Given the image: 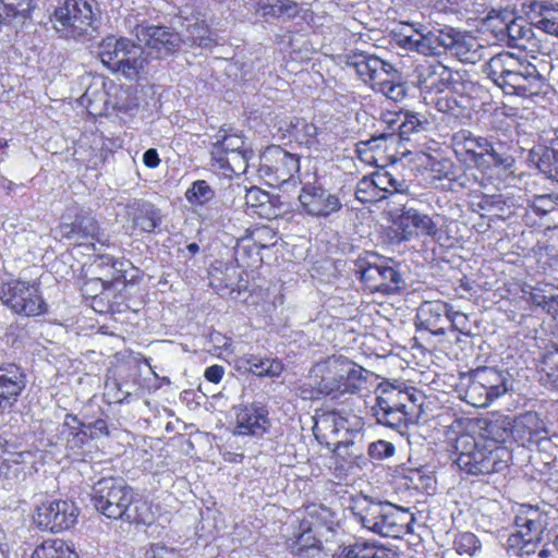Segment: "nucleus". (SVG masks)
Wrapping results in <instances>:
<instances>
[{"instance_id":"b1692460","label":"nucleus","mask_w":558,"mask_h":558,"mask_svg":"<svg viewBox=\"0 0 558 558\" xmlns=\"http://www.w3.org/2000/svg\"><path fill=\"white\" fill-rule=\"evenodd\" d=\"M60 235L68 240H96L102 241V233L96 219L87 214L76 215L72 223H61L59 227Z\"/></svg>"},{"instance_id":"de8ad7c7","label":"nucleus","mask_w":558,"mask_h":558,"mask_svg":"<svg viewBox=\"0 0 558 558\" xmlns=\"http://www.w3.org/2000/svg\"><path fill=\"white\" fill-rule=\"evenodd\" d=\"M456 550L462 555L473 556L481 549L482 543L477 536L471 532H463L456 536L453 542Z\"/></svg>"},{"instance_id":"79ce46f5","label":"nucleus","mask_w":558,"mask_h":558,"mask_svg":"<svg viewBox=\"0 0 558 558\" xmlns=\"http://www.w3.org/2000/svg\"><path fill=\"white\" fill-rule=\"evenodd\" d=\"M215 197V191L205 180L192 183L185 192V198L192 206H204Z\"/></svg>"},{"instance_id":"4c0bfd02","label":"nucleus","mask_w":558,"mask_h":558,"mask_svg":"<svg viewBox=\"0 0 558 558\" xmlns=\"http://www.w3.org/2000/svg\"><path fill=\"white\" fill-rule=\"evenodd\" d=\"M465 400L468 403L477 408L488 407L494 399L489 396L485 384L477 379L476 371L470 374L469 383L465 388Z\"/></svg>"},{"instance_id":"a19ab883","label":"nucleus","mask_w":558,"mask_h":558,"mask_svg":"<svg viewBox=\"0 0 558 558\" xmlns=\"http://www.w3.org/2000/svg\"><path fill=\"white\" fill-rule=\"evenodd\" d=\"M128 45V38L121 37L116 38L114 36H108L99 45V58L101 62L110 70L113 71L117 65V57H119V49Z\"/></svg>"},{"instance_id":"aec40b11","label":"nucleus","mask_w":558,"mask_h":558,"mask_svg":"<svg viewBox=\"0 0 558 558\" xmlns=\"http://www.w3.org/2000/svg\"><path fill=\"white\" fill-rule=\"evenodd\" d=\"M454 463L460 470L470 474H488L499 470L498 453L493 450L480 448L476 445L471 453H463L454 458Z\"/></svg>"},{"instance_id":"dca6fc26","label":"nucleus","mask_w":558,"mask_h":558,"mask_svg":"<svg viewBox=\"0 0 558 558\" xmlns=\"http://www.w3.org/2000/svg\"><path fill=\"white\" fill-rule=\"evenodd\" d=\"M142 59H160L174 52L181 38L166 27L151 26L142 32Z\"/></svg>"},{"instance_id":"a878e982","label":"nucleus","mask_w":558,"mask_h":558,"mask_svg":"<svg viewBox=\"0 0 558 558\" xmlns=\"http://www.w3.org/2000/svg\"><path fill=\"white\" fill-rule=\"evenodd\" d=\"M452 41L449 53L461 62L475 64L483 59L484 47L475 37L454 29Z\"/></svg>"},{"instance_id":"2eb2a0df","label":"nucleus","mask_w":558,"mask_h":558,"mask_svg":"<svg viewBox=\"0 0 558 558\" xmlns=\"http://www.w3.org/2000/svg\"><path fill=\"white\" fill-rule=\"evenodd\" d=\"M415 86L426 94L445 90L452 80V71L439 61H423L413 70Z\"/></svg>"},{"instance_id":"bb28decb","label":"nucleus","mask_w":558,"mask_h":558,"mask_svg":"<svg viewBox=\"0 0 558 558\" xmlns=\"http://www.w3.org/2000/svg\"><path fill=\"white\" fill-rule=\"evenodd\" d=\"M337 558H398V554L376 542L355 541L344 547Z\"/></svg>"},{"instance_id":"4be33fe9","label":"nucleus","mask_w":558,"mask_h":558,"mask_svg":"<svg viewBox=\"0 0 558 558\" xmlns=\"http://www.w3.org/2000/svg\"><path fill=\"white\" fill-rule=\"evenodd\" d=\"M448 313H450V304L442 301L424 302L417 310L416 318L418 326L430 331L436 336L446 333V325L448 324Z\"/></svg>"},{"instance_id":"680f3d73","label":"nucleus","mask_w":558,"mask_h":558,"mask_svg":"<svg viewBox=\"0 0 558 558\" xmlns=\"http://www.w3.org/2000/svg\"><path fill=\"white\" fill-rule=\"evenodd\" d=\"M549 294L545 290L539 288H533L529 294V302L537 307H541L543 311L546 306Z\"/></svg>"},{"instance_id":"72a5a7b5","label":"nucleus","mask_w":558,"mask_h":558,"mask_svg":"<svg viewBox=\"0 0 558 558\" xmlns=\"http://www.w3.org/2000/svg\"><path fill=\"white\" fill-rule=\"evenodd\" d=\"M538 375L543 386L558 391V348L544 354Z\"/></svg>"},{"instance_id":"ea45409f","label":"nucleus","mask_w":558,"mask_h":558,"mask_svg":"<svg viewBox=\"0 0 558 558\" xmlns=\"http://www.w3.org/2000/svg\"><path fill=\"white\" fill-rule=\"evenodd\" d=\"M217 135V141L213 144L211 158L213 160H221V157L232 153L245 150L244 141L241 136L235 134H220Z\"/></svg>"},{"instance_id":"bf43d9fd","label":"nucleus","mask_w":558,"mask_h":558,"mask_svg":"<svg viewBox=\"0 0 558 558\" xmlns=\"http://www.w3.org/2000/svg\"><path fill=\"white\" fill-rule=\"evenodd\" d=\"M476 445H477V442L471 435H469V434L460 435L456 439V445H454L457 457L462 456L463 453H471L474 449H476Z\"/></svg>"},{"instance_id":"f257e3e1","label":"nucleus","mask_w":558,"mask_h":558,"mask_svg":"<svg viewBox=\"0 0 558 558\" xmlns=\"http://www.w3.org/2000/svg\"><path fill=\"white\" fill-rule=\"evenodd\" d=\"M486 73L508 95L533 97L546 93V81L537 68L508 51L492 57Z\"/></svg>"},{"instance_id":"7c9ffc66","label":"nucleus","mask_w":558,"mask_h":558,"mask_svg":"<svg viewBox=\"0 0 558 558\" xmlns=\"http://www.w3.org/2000/svg\"><path fill=\"white\" fill-rule=\"evenodd\" d=\"M257 13L266 21L292 19L299 14V4L292 0H263Z\"/></svg>"},{"instance_id":"393cba45","label":"nucleus","mask_w":558,"mask_h":558,"mask_svg":"<svg viewBox=\"0 0 558 558\" xmlns=\"http://www.w3.org/2000/svg\"><path fill=\"white\" fill-rule=\"evenodd\" d=\"M529 17L538 29L558 37V4L545 0L530 3Z\"/></svg>"},{"instance_id":"5fc2aeb1","label":"nucleus","mask_w":558,"mask_h":558,"mask_svg":"<svg viewBox=\"0 0 558 558\" xmlns=\"http://www.w3.org/2000/svg\"><path fill=\"white\" fill-rule=\"evenodd\" d=\"M377 186L374 178V173L371 177H364L362 180L359 181L357 187L355 191L356 198L362 202H367L369 198L367 197V194H371V197H377Z\"/></svg>"},{"instance_id":"9b49d317","label":"nucleus","mask_w":558,"mask_h":558,"mask_svg":"<svg viewBox=\"0 0 558 558\" xmlns=\"http://www.w3.org/2000/svg\"><path fill=\"white\" fill-rule=\"evenodd\" d=\"M78 508L70 500L43 502L36 509L35 523L43 531L59 533L74 526Z\"/></svg>"},{"instance_id":"052dcab7","label":"nucleus","mask_w":558,"mask_h":558,"mask_svg":"<svg viewBox=\"0 0 558 558\" xmlns=\"http://www.w3.org/2000/svg\"><path fill=\"white\" fill-rule=\"evenodd\" d=\"M84 427H86V425L84 423H82L77 418V416H75L73 414H66L64 422L61 426L60 434L65 435V434H70V432H78V430L84 429Z\"/></svg>"},{"instance_id":"49530a36","label":"nucleus","mask_w":558,"mask_h":558,"mask_svg":"<svg viewBox=\"0 0 558 558\" xmlns=\"http://www.w3.org/2000/svg\"><path fill=\"white\" fill-rule=\"evenodd\" d=\"M33 0H0V12L8 19L26 17L32 9Z\"/></svg>"},{"instance_id":"13d9d810","label":"nucleus","mask_w":558,"mask_h":558,"mask_svg":"<svg viewBox=\"0 0 558 558\" xmlns=\"http://www.w3.org/2000/svg\"><path fill=\"white\" fill-rule=\"evenodd\" d=\"M399 44L407 50L416 51L423 54V29H416L415 36H404L400 38Z\"/></svg>"},{"instance_id":"6e6552de","label":"nucleus","mask_w":558,"mask_h":558,"mask_svg":"<svg viewBox=\"0 0 558 558\" xmlns=\"http://www.w3.org/2000/svg\"><path fill=\"white\" fill-rule=\"evenodd\" d=\"M0 300L14 313L37 316L46 312L39 284L23 280H11L0 287Z\"/></svg>"},{"instance_id":"37998d69","label":"nucleus","mask_w":558,"mask_h":558,"mask_svg":"<svg viewBox=\"0 0 558 558\" xmlns=\"http://www.w3.org/2000/svg\"><path fill=\"white\" fill-rule=\"evenodd\" d=\"M252 156L248 149L232 153L221 157V160H215L220 169H229L235 174L244 173L247 169V161Z\"/></svg>"},{"instance_id":"c85d7f7f","label":"nucleus","mask_w":558,"mask_h":558,"mask_svg":"<svg viewBox=\"0 0 558 558\" xmlns=\"http://www.w3.org/2000/svg\"><path fill=\"white\" fill-rule=\"evenodd\" d=\"M291 550L298 555L308 554L311 550H326L325 538L320 537L315 530L301 520L299 532L295 538L289 544Z\"/></svg>"},{"instance_id":"f8f14e48","label":"nucleus","mask_w":558,"mask_h":558,"mask_svg":"<svg viewBox=\"0 0 558 558\" xmlns=\"http://www.w3.org/2000/svg\"><path fill=\"white\" fill-rule=\"evenodd\" d=\"M299 201L304 211L316 218H327L343 206L337 193L310 182L302 186Z\"/></svg>"},{"instance_id":"20e7f679","label":"nucleus","mask_w":558,"mask_h":558,"mask_svg":"<svg viewBox=\"0 0 558 558\" xmlns=\"http://www.w3.org/2000/svg\"><path fill=\"white\" fill-rule=\"evenodd\" d=\"M367 502L361 508L362 525L384 537L399 538L410 535V542L421 539L415 532V517L408 508L399 507L390 502H374L363 496Z\"/></svg>"},{"instance_id":"f03ea898","label":"nucleus","mask_w":558,"mask_h":558,"mask_svg":"<svg viewBox=\"0 0 558 558\" xmlns=\"http://www.w3.org/2000/svg\"><path fill=\"white\" fill-rule=\"evenodd\" d=\"M343 63L347 68L354 70L365 84L386 98L400 101L407 96L401 73L391 63L377 56L364 51L350 52L343 57Z\"/></svg>"},{"instance_id":"6ab92c4d","label":"nucleus","mask_w":558,"mask_h":558,"mask_svg":"<svg viewBox=\"0 0 558 558\" xmlns=\"http://www.w3.org/2000/svg\"><path fill=\"white\" fill-rule=\"evenodd\" d=\"M269 426L268 411L264 407L251 404L236 412L234 434L260 437Z\"/></svg>"},{"instance_id":"0e129e2a","label":"nucleus","mask_w":558,"mask_h":558,"mask_svg":"<svg viewBox=\"0 0 558 558\" xmlns=\"http://www.w3.org/2000/svg\"><path fill=\"white\" fill-rule=\"evenodd\" d=\"M225 375V368L221 365H211L205 369L204 377L214 384L220 383Z\"/></svg>"},{"instance_id":"864d4df0","label":"nucleus","mask_w":558,"mask_h":558,"mask_svg":"<svg viewBox=\"0 0 558 558\" xmlns=\"http://www.w3.org/2000/svg\"><path fill=\"white\" fill-rule=\"evenodd\" d=\"M393 444L386 440H377L368 446V456L374 460H384L395 454Z\"/></svg>"},{"instance_id":"9d476101","label":"nucleus","mask_w":558,"mask_h":558,"mask_svg":"<svg viewBox=\"0 0 558 558\" xmlns=\"http://www.w3.org/2000/svg\"><path fill=\"white\" fill-rule=\"evenodd\" d=\"M517 533L512 534L509 541L519 545L522 543L521 551L529 554L534 546L543 538L546 526V518L539 511L538 507L532 505H521L520 511L514 519Z\"/></svg>"},{"instance_id":"e433bc0d","label":"nucleus","mask_w":558,"mask_h":558,"mask_svg":"<svg viewBox=\"0 0 558 558\" xmlns=\"http://www.w3.org/2000/svg\"><path fill=\"white\" fill-rule=\"evenodd\" d=\"M475 371L477 373V379H481V381L485 384L489 396L494 400L507 392V380L500 372L489 367L477 368Z\"/></svg>"},{"instance_id":"4468645a","label":"nucleus","mask_w":558,"mask_h":558,"mask_svg":"<svg viewBox=\"0 0 558 558\" xmlns=\"http://www.w3.org/2000/svg\"><path fill=\"white\" fill-rule=\"evenodd\" d=\"M260 159V171L265 175H272L279 182L289 181L300 170L298 155L291 154L280 146L267 147Z\"/></svg>"},{"instance_id":"603ef678","label":"nucleus","mask_w":558,"mask_h":558,"mask_svg":"<svg viewBox=\"0 0 558 558\" xmlns=\"http://www.w3.org/2000/svg\"><path fill=\"white\" fill-rule=\"evenodd\" d=\"M61 436L65 440L68 457L78 456L87 439V433L84 429L78 432H70V434Z\"/></svg>"},{"instance_id":"58836bf2","label":"nucleus","mask_w":558,"mask_h":558,"mask_svg":"<svg viewBox=\"0 0 558 558\" xmlns=\"http://www.w3.org/2000/svg\"><path fill=\"white\" fill-rule=\"evenodd\" d=\"M31 558H78L63 541H45L35 548Z\"/></svg>"},{"instance_id":"09e8293b","label":"nucleus","mask_w":558,"mask_h":558,"mask_svg":"<svg viewBox=\"0 0 558 558\" xmlns=\"http://www.w3.org/2000/svg\"><path fill=\"white\" fill-rule=\"evenodd\" d=\"M557 202L558 196H554L551 194H541L533 196L530 207L538 215H556Z\"/></svg>"},{"instance_id":"6e6d98bb","label":"nucleus","mask_w":558,"mask_h":558,"mask_svg":"<svg viewBox=\"0 0 558 558\" xmlns=\"http://www.w3.org/2000/svg\"><path fill=\"white\" fill-rule=\"evenodd\" d=\"M447 319L448 323H450L452 329L466 336L471 335L469 318L464 313L453 311L452 306L450 305V313H448Z\"/></svg>"},{"instance_id":"2f4dec72","label":"nucleus","mask_w":558,"mask_h":558,"mask_svg":"<svg viewBox=\"0 0 558 558\" xmlns=\"http://www.w3.org/2000/svg\"><path fill=\"white\" fill-rule=\"evenodd\" d=\"M121 492L118 490L117 494H113V490H108L107 496L101 494L92 495L90 502L97 511L109 519L122 518L126 511V506L123 502V497L118 496Z\"/></svg>"},{"instance_id":"c9c22d12","label":"nucleus","mask_w":558,"mask_h":558,"mask_svg":"<svg viewBox=\"0 0 558 558\" xmlns=\"http://www.w3.org/2000/svg\"><path fill=\"white\" fill-rule=\"evenodd\" d=\"M399 486L403 488H430L436 484L435 477L424 469H402L399 476Z\"/></svg>"},{"instance_id":"8fccbe9b","label":"nucleus","mask_w":558,"mask_h":558,"mask_svg":"<svg viewBox=\"0 0 558 558\" xmlns=\"http://www.w3.org/2000/svg\"><path fill=\"white\" fill-rule=\"evenodd\" d=\"M162 215L159 208L150 203L142 204V231L151 232L160 225Z\"/></svg>"},{"instance_id":"1a4fd4ad","label":"nucleus","mask_w":558,"mask_h":558,"mask_svg":"<svg viewBox=\"0 0 558 558\" xmlns=\"http://www.w3.org/2000/svg\"><path fill=\"white\" fill-rule=\"evenodd\" d=\"M302 520L307 521V524L325 538L326 551L332 553L335 558L342 553L344 547H348L343 541L344 531L330 508L320 504H311L305 507V515Z\"/></svg>"},{"instance_id":"774afa93","label":"nucleus","mask_w":558,"mask_h":558,"mask_svg":"<svg viewBox=\"0 0 558 558\" xmlns=\"http://www.w3.org/2000/svg\"><path fill=\"white\" fill-rule=\"evenodd\" d=\"M544 312L550 315L554 319H558V293H549Z\"/></svg>"},{"instance_id":"e2e57ef3","label":"nucleus","mask_w":558,"mask_h":558,"mask_svg":"<svg viewBox=\"0 0 558 558\" xmlns=\"http://www.w3.org/2000/svg\"><path fill=\"white\" fill-rule=\"evenodd\" d=\"M329 423L332 424L336 432H338L340 428L345 429V430L349 429L348 420L344 418L343 416L339 415L336 412L330 413L329 415L322 418V421H320V424H323V425H327Z\"/></svg>"},{"instance_id":"f3484780","label":"nucleus","mask_w":558,"mask_h":558,"mask_svg":"<svg viewBox=\"0 0 558 558\" xmlns=\"http://www.w3.org/2000/svg\"><path fill=\"white\" fill-rule=\"evenodd\" d=\"M26 375L20 366H0V410L12 407L26 387Z\"/></svg>"},{"instance_id":"ddd939ff","label":"nucleus","mask_w":558,"mask_h":558,"mask_svg":"<svg viewBox=\"0 0 558 558\" xmlns=\"http://www.w3.org/2000/svg\"><path fill=\"white\" fill-rule=\"evenodd\" d=\"M54 19L63 28H69L66 35L72 37L93 36L95 31L92 8L82 9L77 0H65L63 7L56 9Z\"/></svg>"},{"instance_id":"69168bd1","label":"nucleus","mask_w":558,"mask_h":558,"mask_svg":"<svg viewBox=\"0 0 558 558\" xmlns=\"http://www.w3.org/2000/svg\"><path fill=\"white\" fill-rule=\"evenodd\" d=\"M448 116L458 119V120H464L470 119V110L461 105L456 98H454V105L450 107V111L447 113Z\"/></svg>"},{"instance_id":"0eeeda50","label":"nucleus","mask_w":558,"mask_h":558,"mask_svg":"<svg viewBox=\"0 0 558 558\" xmlns=\"http://www.w3.org/2000/svg\"><path fill=\"white\" fill-rule=\"evenodd\" d=\"M354 271L371 292L392 294L401 290V274L389 262L375 253L367 252L355 260Z\"/></svg>"},{"instance_id":"423d86ee","label":"nucleus","mask_w":558,"mask_h":558,"mask_svg":"<svg viewBox=\"0 0 558 558\" xmlns=\"http://www.w3.org/2000/svg\"><path fill=\"white\" fill-rule=\"evenodd\" d=\"M385 122L392 132L373 136L366 144L369 145L371 148H381V143H384L385 149L396 146L397 154L400 156L393 157V161L407 157L410 154V150L403 147V142L409 141L412 134L426 131L429 125V121L424 114L411 111H400L390 119H385Z\"/></svg>"},{"instance_id":"7ed1b4c3","label":"nucleus","mask_w":558,"mask_h":558,"mask_svg":"<svg viewBox=\"0 0 558 558\" xmlns=\"http://www.w3.org/2000/svg\"><path fill=\"white\" fill-rule=\"evenodd\" d=\"M422 399L420 392L389 385L377 390L372 412L378 424L403 434L409 422L420 418L423 412Z\"/></svg>"},{"instance_id":"f704fd0d","label":"nucleus","mask_w":558,"mask_h":558,"mask_svg":"<svg viewBox=\"0 0 558 558\" xmlns=\"http://www.w3.org/2000/svg\"><path fill=\"white\" fill-rule=\"evenodd\" d=\"M241 367L250 371L256 376H278L282 371L280 362L269 359H262L255 355L244 356L240 360Z\"/></svg>"},{"instance_id":"3c124183","label":"nucleus","mask_w":558,"mask_h":558,"mask_svg":"<svg viewBox=\"0 0 558 558\" xmlns=\"http://www.w3.org/2000/svg\"><path fill=\"white\" fill-rule=\"evenodd\" d=\"M505 31L510 40L517 44L521 39H530L533 35L532 27L522 19L512 20L510 23L506 24Z\"/></svg>"},{"instance_id":"5701e85b","label":"nucleus","mask_w":558,"mask_h":558,"mask_svg":"<svg viewBox=\"0 0 558 558\" xmlns=\"http://www.w3.org/2000/svg\"><path fill=\"white\" fill-rule=\"evenodd\" d=\"M402 229V239L409 240L415 235L436 236L438 233L437 225L425 214H421L414 208L404 207L398 221Z\"/></svg>"},{"instance_id":"a18cd8bd","label":"nucleus","mask_w":558,"mask_h":558,"mask_svg":"<svg viewBox=\"0 0 558 558\" xmlns=\"http://www.w3.org/2000/svg\"><path fill=\"white\" fill-rule=\"evenodd\" d=\"M374 178L378 191L390 193H400L404 191V181L397 179L387 170H377L374 172Z\"/></svg>"},{"instance_id":"39448f33","label":"nucleus","mask_w":558,"mask_h":558,"mask_svg":"<svg viewBox=\"0 0 558 558\" xmlns=\"http://www.w3.org/2000/svg\"><path fill=\"white\" fill-rule=\"evenodd\" d=\"M317 390L324 395L354 393L363 380V368L342 355H331L313 367Z\"/></svg>"},{"instance_id":"412c9836","label":"nucleus","mask_w":558,"mask_h":558,"mask_svg":"<svg viewBox=\"0 0 558 558\" xmlns=\"http://www.w3.org/2000/svg\"><path fill=\"white\" fill-rule=\"evenodd\" d=\"M452 145L457 155L465 156V159L477 167L484 165L485 153L489 147V141L483 136H475L469 130H460L452 135Z\"/></svg>"},{"instance_id":"338daca9","label":"nucleus","mask_w":558,"mask_h":558,"mask_svg":"<svg viewBox=\"0 0 558 558\" xmlns=\"http://www.w3.org/2000/svg\"><path fill=\"white\" fill-rule=\"evenodd\" d=\"M171 553L162 545L153 544L145 553V558H169Z\"/></svg>"},{"instance_id":"c03bdc74","label":"nucleus","mask_w":558,"mask_h":558,"mask_svg":"<svg viewBox=\"0 0 558 558\" xmlns=\"http://www.w3.org/2000/svg\"><path fill=\"white\" fill-rule=\"evenodd\" d=\"M292 130L298 140L307 147H312L318 143V128L315 124L306 122L305 120H296V122L292 124Z\"/></svg>"},{"instance_id":"473e14b6","label":"nucleus","mask_w":558,"mask_h":558,"mask_svg":"<svg viewBox=\"0 0 558 558\" xmlns=\"http://www.w3.org/2000/svg\"><path fill=\"white\" fill-rule=\"evenodd\" d=\"M530 159L547 178L558 182V150L537 146L530 150Z\"/></svg>"},{"instance_id":"cd10ccee","label":"nucleus","mask_w":558,"mask_h":558,"mask_svg":"<svg viewBox=\"0 0 558 558\" xmlns=\"http://www.w3.org/2000/svg\"><path fill=\"white\" fill-rule=\"evenodd\" d=\"M423 29V54L439 57L448 53L451 47L454 29L451 27Z\"/></svg>"},{"instance_id":"c756f323","label":"nucleus","mask_w":558,"mask_h":558,"mask_svg":"<svg viewBox=\"0 0 558 558\" xmlns=\"http://www.w3.org/2000/svg\"><path fill=\"white\" fill-rule=\"evenodd\" d=\"M118 56L113 71L121 72L129 81H137L140 76V48L128 39V45L120 47Z\"/></svg>"},{"instance_id":"a211bd4d","label":"nucleus","mask_w":558,"mask_h":558,"mask_svg":"<svg viewBox=\"0 0 558 558\" xmlns=\"http://www.w3.org/2000/svg\"><path fill=\"white\" fill-rule=\"evenodd\" d=\"M512 437L523 446L526 444H537L546 438V428L543 420L536 412L527 411L512 421L510 428Z\"/></svg>"},{"instance_id":"4d7b16f0","label":"nucleus","mask_w":558,"mask_h":558,"mask_svg":"<svg viewBox=\"0 0 558 558\" xmlns=\"http://www.w3.org/2000/svg\"><path fill=\"white\" fill-rule=\"evenodd\" d=\"M483 153H485V157H489L492 162L496 166H501L505 169H509L513 165V158L506 153L498 151L492 142H489V147H487V150H484Z\"/></svg>"}]
</instances>
